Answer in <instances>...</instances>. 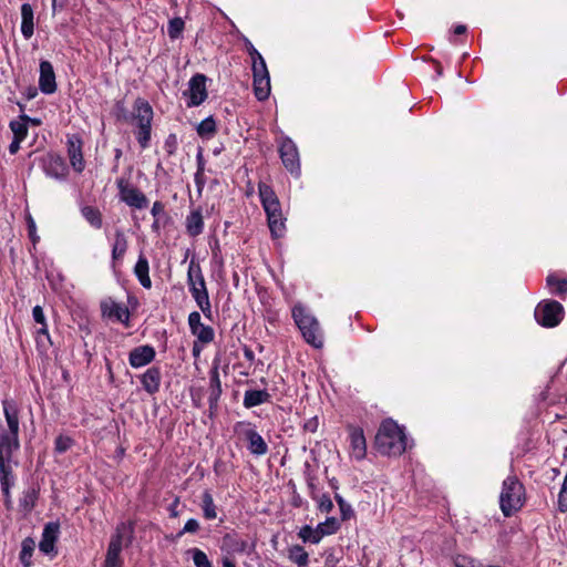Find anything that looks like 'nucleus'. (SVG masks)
<instances>
[{
  "instance_id": "9",
  "label": "nucleus",
  "mask_w": 567,
  "mask_h": 567,
  "mask_svg": "<svg viewBox=\"0 0 567 567\" xmlns=\"http://www.w3.org/2000/svg\"><path fill=\"white\" fill-rule=\"evenodd\" d=\"M236 431L241 430L245 439L248 441V450L255 455H265L268 451L267 443L262 436L257 433L250 424L238 422L235 426Z\"/></svg>"
},
{
  "instance_id": "8",
  "label": "nucleus",
  "mask_w": 567,
  "mask_h": 567,
  "mask_svg": "<svg viewBox=\"0 0 567 567\" xmlns=\"http://www.w3.org/2000/svg\"><path fill=\"white\" fill-rule=\"evenodd\" d=\"M116 186L120 199L127 206L136 209H144L147 207V197L137 187L133 186L128 179L123 177L118 178L116 181Z\"/></svg>"
},
{
  "instance_id": "23",
  "label": "nucleus",
  "mask_w": 567,
  "mask_h": 567,
  "mask_svg": "<svg viewBox=\"0 0 567 567\" xmlns=\"http://www.w3.org/2000/svg\"><path fill=\"white\" fill-rule=\"evenodd\" d=\"M150 265L147 258L141 254L138 256L137 262L134 267V274L136 278L138 279L140 284L146 288L150 289L152 287V280L150 278Z\"/></svg>"
},
{
  "instance_id": "3",
  "label": "nucleus",
  "mask_w": 567,
  "mask_h": 567,
  "mask_svg": "<svg viewBox=\"0 0 567 567\" xmlns=\"http://www.w3.org/2000/svg\"><path fill=\"white\" fill-rule=\"evenodd\" d=\"M525 488L516 476L504 480L499 495V506L504 516L509 517L518 512L525 501Z\"/></svg>"
},
{
  "instance_id": "31",
  "label": "nucleus",
  "mask_w": 567,
  "mask_h": 567,
  "mask_svg": "<svg viewBox=\"0 0 567 567\" xmlns=\"http://www.w3.org/2000/svg\"><path fill=\"white\" fill-rule=\"evenodd\" d=\"M29 120L28 115H21L18 121L10 122V128L14 138L23 141L27 137Z\"/></svg>"
},
{
  "instance_id": "54",
  "label": "nucleus",
  "mask_w": 567,
  "mask_h": 567,
  "mask_svg": "<svg viewBox=\"0 0 567 567\" xmlns=\"http://www.w3.org/2000/svg\"><path fill=\"white\" fill-rule=\"evenodd\" d=\"M318 417H312L305 423L303 429L308 432L315 433L318 429Z\"/></svg>"
},
{
  "instance_id": "29",
  "label": "nucleus",
  "mask_w": 567,
  "mask_h": 567,
  "mask_svg": "<svg viewBox=\"0 0 567 567\" xmlns=\"http://www.w3.org/2000/svg\"><path fill=\"white\" fill-rule=\"evenodd\" d=\"M267 220L271 235L276 238L282 237L286 231V219L282 216V212L268 215Z\"/></svg>"
},
{
  "instance_id": "16",
  "label": "nucleus",
  "mask_w": 567,
  "mask_h": 567,
  "mask_svg": "<svg viewBox=\"0 0 567 567\" xmlns=\"http://www.w3.org/2000/svg\"><path fill=\"white\" fill-rule=\"evenodd\" d=\"M258 190L262 207L267 216L281 212L280 202L269 185L260 183Z\"/></svg>"
},
{
  "instance_id": "57",
  "label": "nucleus",
  "mask_w": 567,
  "mask_h": 567,
  "mask_svg": "<svg viewBox=\"0 0 567 567\" xmlns=\"http://www.w3.org/2000/svg\"><path fill=\"white\" fill-rule=\"evenodd\" d=\"M248 52H249V54H250V56L252 59V62L255 61V59H257V61H260V59H264L261 56V54L254 48L252 44L249 45Z\"/></svg>"
},
{
  "instance_id": "62",
  "label": "nucleus",
  "mask_w": 567,
  "mask_h": 567,
  "mask_svg": "<svg viewBox=\"0 0 567 567\" xmlns=\"http://www.w3.org/2000/svg\"><path fill=\"white\" fill-rule=\"evenodd\" d=\"M202 176H203V168L199 167L197 173H196V175H195V181H196V184L198 185L199 188L203 186Z\"/></svg>"
},
{
  "instance_id": "28",
  "label": "nucleus",
  "mask_w": 567,
  "mask_h": 567,
  "mask_svg": "<svg viewBox=\"0 0 567 567\" xmlns=\"http://www.w3.org/2000/svg\"><path fill=\"white\" fill-rule=\"evenodd\" d=\"M114 237L112 259L113 261H117L124 257L128 247V243L124 231L121 229H116Z\"/></svg>"
},
{
  "instance_id": "21",
  "label": "nucleus",
  "mask_w": 567,
  "mask_h": 567,
  "mask_svg": "<svg viewBox=\"0 0 567 567\" xmlns=\"http://www.w3.org/2000/svg\"><path fill=\"white\" fill-rule=\"evenodd\" d=\"M134 536V523L126 522L117 525L115 534L112 536L110 543H116L118 547L123 548V544L128 546Z\"/></svg>"
},
{
  "instance_id": "41",
  "label": "nucleus",
  "mask_w": 567,
  "mask_h": 567,
  "mask_svg": "<svg viewBox=\"0 0 567 567\" xmlns=\"http://www.w3.org/2000/svg\"><path fill=\"white\" fill-rule=\"evenodd\" d=\"M32 317L37 323L41 324V328L38 330V334L49 337L45 316L41 306H35L32 309Z\"/></svg>"
},
{
  "instance_id": "36",
  "label": "nucleus",
  "mask_w": 567,
  "mask_h": 567,
  "mask_svg": "<svg viewBox=\"0 0 567 567\" xmlns=\"http://www.w3.org/2000/svg\"><path fill=\"white\" fill-rule=\"evenodd\" d=\"M202 498H203L202 508H203L204 517L206 519H215L217 517V513H216V506H215L212 494L208 491H206V492H204Z\"/></svg>"
},
{
  "instance_id": "63",
  "label": "nucleus",
  "mask_w": 567,
  "mask_h": 567,
  "mask_svg": "<svg viewBox=\"0 0 567 567\" xmlns=\"http://www.w3.org/2000/svg\"><path fill=\"white\" fill-rule=\"evenodd\" d=\"M466 32V27L464 24H458L454 29L455 34H463Z\"/></svg>"
},
{
  "instance_id": "32",
  "label": "nucleus",
  "mask_w": 567,
  "mask_h": 567,
  "mask_svg": "<svg viewBox=\"0 0 567 567\" xmlns=\"http://www.w3.org/2000/svg\"><path fill=\"white\" fill-rule=\"evenodd\" d=\"M35 543L32 538L27 537L21 543V551L19 555V559L23 567L31 566V557L34 551Z\"/></svg>"
},
{
  "instance_id": "13",
  "label": "nucleus",
  "mask_w": 567,
  "mask_h": 567,
  "mask_svg": "<svg viewBox=\"0 0 567 567\" xmlns=\"http://www.w3.org/2000/svg\"><path fill=\"white\" fill-rule=\"evenodd\" d=\"M188 95V106H198L207 99L206 76L204 74H195L189 80Z\"/></svg>"
},
{
  "instance_id": "60",
  "label": "nucleus",
  "mask_w": 567,
  "mask_h": 567,
  "mask_svg": "<svg viewBox=\"0 0 567 567\" xmlns=\"http://www.w3.org/2000/svg\"><path fill=\"white\" fill-rule=\"evenodd\" d=\"M104 567H123V560H105Z\"/></svg>"
},
{
  "instance_id": "17",
  "label": "nucleus",
  "mask_w": 567,
  "mask_h": 567,
  "mask_svg": "<svg viewBox=\"0 0 567 567\" xmlns=\"http://www.w3.org/2000/svg\"><path fill=\"white\" fill-rule=\"evenodd\" d=\"M39 87L44 94H52L56 91L55 73L49 61H41Z\"/></svg>"
},
{
  "instance_id": "58",
  "label": "nucleus",
  "mask_w": 567,
  "mask_h": 567,
  "mask_svg": "<svg viewBox=\"0 0 567 567\" xmlns=\"http://www.w3.org/2000/svg\"><path fill=\"white\" fill-rule=\"evenodd\" d=\"M223 567H236L235 560L230 556H224L221 559Z\"/></svg>"
},
{
  "instance_id": "26",
  "label": "nucleus",
  "mask_w": 567,
  "mask_h": 567,
  "mask_svg": "<svg viewBox=\"0 0 567 567\" xmlns=\"http://www.w3.org/2000/svg\"><path fill=\"white\" fill-rule=\"evenodd\" d=\"M270 394L266 390H247L244 395V406L247 409L268 402Z\"/></svg>"
},
{
  "instance_id": "55",
  "label": "nucleus",
  "mask_w": 567,
  "mask_h": 567,
  "mask_svg": "<svg viewBox=\"0 0 567 567\" xmlns=\"http://www.w3.org/2000/svg\"><path fill=\"white\" fill-rule=\"evenodd\" d=\"M164 212V205L161 202H155L152 207V215L157 216Z\"/></svg>"
},
{
  "instance_id": "44",
  "label": "nucleus",
  "mask_w": 567,
  "mask_h": 567,
  "mask_svg": "<svg viewBox=\"0 0 567 567\" xmlns=\"http://www.w3.org/2000/svg\"><path fill=\"white\" fill-rule=\"evenodd\" d=\"M318 527L320 532L323 533V536H326L334 534L339 529L340 524L336 517H328L323 523H320Z\"/></svg>"
},
{
  "instance_id": "14",
  "label": "nucleus",
  "mask_w": 567,
  "mask_h": 567,
  "mask_svg": "<svg viewBox=\"0 0 567 567\" xmlns=\"http://www.w3.org/2000/svg\"><path fill=\"white\" fill-rule=\"evenodd\" d=\"M350 449L351 455L361 461L367 455V442L363 434V430L357 426H349Z\"/></svg>"
},
{
  "instance_id": "45",
  "label": "nucleus",
  "mask_w": 567,
  "mask_h": 567,
  "mask_svg": "<svg viewBox=\"0 0 567 567\" xmlns=\"http://www.w3.org/2000/svg\"><path fill=\"white\" fill-rule=\"evenodd\" d=\"M252 75L254 80L269 79V73L264 59H260V61H257V59H255V61L252 62Z\"/></svg>"
},
{
  "instance_id": "25",
  "label": "nucleus",
  "mask_w": 567,
  "mask_h": 567,
  "mask_svg": "<svg viewBox=\"0 0 567 567\" xmlns=\"http://www.w3.org/2000/svg\"><path fill=\"white\" fill-rule=\"evenodd\" d=\"M220 394H221V382H220V379H219L218 369L214 368L210 371V377H209V396H208V402H209V408L210 409H214V408L217 406V402L219 400Z\"/></svg>"
},
{
  "instance_id": "40",
  "label": "nucleus",
  "mask_w": 567,
  "mask_h": 567,
  "mask_svg": "<svg viewBox=\"0 0 567 567\" xmlns=\"http://www.w3.org/2000/svg\"><path fill=\"white\" fill-rule=\"evenodd\" d=\"M216 132V123L212 116L203 120L197 126V133L202 137H210Z\"/></svg>"
},
{
  "instance_id": "19",
  "label": "nucleus",
  "mask_w": 567,
  "mask_h": 567,
  "mask_svg": "<svg viewBox=\"0 0 567 567\" xmlns=\"http://www.w3.org/2000/svg\"><path fill=\"white\" fill-rule=\"evenodd\" d=\"M155 358V350L151 346H140L134 348L130 352L128 361L133 368H141L150 362H152Z\"/></svg>"
},
{
  "instance_id": "4",
  "label": "nucleus",
  "mask_w": 567,
  "mask_h": 567,
  "mask_svg": "<svg viewBox=\"0 0 567 567\" xmlns=\"http://www.w3.org/2000/svg\"><path fill=\"white\" fill-rule=\"evenodd\" d=\"M187 284L189 291L195 299L197 306L200 308L204 315H208L212 311L208 291L206 288L205 278L198 261L194 258L190 260L187 270Z\"/></svg>"
},
{
  "instance_id": "20",
  "label": "nucleus",
  "mask_w": 567,
  "mask_h": 567,
  "mask_svg": "<svg viewBox=\"0 0 567 567\" xmlns=\"http://www.w3.org/2000/svg\"><path fill=\"white\" fill-rule=\"evenodd\" d=\"M161 379H162L161 369L157 367H151L142 375L141 382L143 384L144 390L147 393L154 394L159 390Z\"/></svg>"
},
{
  "instance_id": "48",
  "label": "nucleus",
  "mask_w": 567,
  "mask_h": 567,
  "mask_svg": "<svg viewBox=\"0 0 567 567\" xmlns=\"http://www.w3.org/2000/svg\"><path fill=\"white\" fill-rule=\"evenodd\" d=\"M121 551L122 548L116 543H110L105 560H122Z\"/></svg>"
},
{
  "instance_id": "43",
  "label": "nucleus",
  "mask_w": 567,
  "mask_h": 567,
  "mask_svg": "<svg viewBox=\"0 0 567 567\" xmlns=\"http://www.w3.org/2000/svg\"><path fill=\"white\" fill-rule=\"evenodd\" d=\"M189 553L192 554L193 561L196 567H213L207 555L199 548H193Z\"/></svg>"
},
{
  "instance_id": "10",
  "label": "nucleus",
  "mask_w": 567,
  "mask_h": 567,
  "mask_svg": "<svg viewBox=\"0 0 567 567\" xmlns=\"http://www.w3.org/2000/svg\"><path fill=\"white\" fill-rule=\"evenodd\" d=\"M282 164L290 173H298L300 168L299 153L296 144L290 138H284L279 146Z\"/></svg>"
},
{
  "instance_id": "12",
  "label": "nucleus",
  "mask_w": 567,
  "mask_h": 567,
  "mask_svg": "<svg viewBox=\"0 0 567 567\" xmlns=\"http://www.w3.org/2000/svg\"><path fill=\"white\" fill-rule=\"evenodd\" d=\"M42 167L48 176L56 179H64L69 172L64 159L56 154H47L42 158Z\"/></svg>"
},
{
  "instance_id": "2",
  "label": "nucleus",
  "mask_w": 567,
  "mask_h": 567,
  "mask_svg": "<svg viewBox=\"0 0 567 567\" xmlns=\"http://www.w3.org/2000/svg\"><path fill=\"white\" fill-rule=\"evenodd\" d=\"M375 447L383 455L399 456L406 450V435L392 420L384 421L375 435Z\"/></svg>"
},
{
  "instance_id": "47",
  "label": "nucleus",
  "mask_w": 567,
  "mask_h": 567,
  "mask_svg": "<svg viewBox=\"0 0 567 567\" xmlns=\"http://www.w3.org/2000/svg\"><path fill=\"white\" fill-rule=\"evenodd\" d=\"M73 444V440L69 436L59 435L55 439V451L58 453H64L66 452Z\"/></svg>"
},
{
  "instance_id": "27",
  "label": "nucleus",
  "mask_w": 567,
  "mask_h": 567,
  "mask_svg": "<svg viewBox=\"0 0 567 567\" xmlns=\"http://www.w3.org/2000/svg\"><path fill=\"white\" fill-rule=\"evenodd\" d=\"M204 220L200 209L193 210L186 218V230L189 236L196 237L203 233Z\"/></svg>"
},
{
  "instance_id": "15",
  "label": "nucleus",
  "mask_w": 567,
  "mask_h": 567,
  "mask_svg": "<svg viewBox=\"0 0 567 567\" xmlns=\"http://www.w3.org/2000/svg\"><path fill=\"white\" fill-rule=\"evenodd\" d=\"M68 155L70 164L78 173H82L85 167V162L82 153V140L73 135L68 140Z\"/></svg>"
},
{
  "instance_id": "51",
  "label": "nucleus",
  "mask_w": 567,
  "mask_h": 567,
  "mask_svg": "<svg viewBox=\"0 0 567 567\" xmlns=\"http://www.w3.org/2000/svg\"><path fill=\"white\" fill-rule=\"evenodd\" d=\"M188 324H189L190 331L196 330V328H198L199 326L203 324L202 321H200L199 312L193 311V312L189 313V316H188Z\"/></svg>"
},
{
  "instance_id": "6",
  "label": "nucleus",
  "mask_w": 567,
  "mask_h": 567,
  "mask_svg": "<svg viewBox=\"0 0 567 567\" xmlns=\"http://www.w3.org/2000/svg\"><path fill=\"white\" fill-rule=\"evenodd\" d=\"M133 116L137 125L136 140L142 148H146L151 141L153 109L147 101L138 97L134 102Z\"/></svg>"
},
{
  "instance_id": "38",
  "label": "nucleus",
  "mask_w": 567,
  "mask_h": 567,
  "mask_svg": "<svg viewBox=\"0 0 567 567\" xmlns=\"http://www.w3.org/2000/svg\"><path fill=\"white\" fill-rule=\"evenodd\" d=\"M223 547H227L233 551H244L246 548V542L237 538L235 535L227 534L223 538Z\"/></svg>"
},
{
  "instance_id": "11",
  "label": "nucleus",
  "mask_w": 567,
  "mask_h": 567,
  "mask_svg": "<svg viewBox=\"0 0 567 567\" xmlns=\"http://www.w3.org/2000/svg\"><path fill=\"white\" fill-rule=\"evenodd\" d=\"M101 311L103 317L115 319L128 327L130 311L126 306L107 298L101 301Z\"/></svg>"
},
{
  "instance_id": "1",
  "label": "nucleus",
  "mask_w": 567,
  "mask_h": 567,
  "mask_svg": "<svg viewBox=\"0 0 567 567\" xmlns=\"http://www.w3.org/2000/svg\"><path fill=\"white\" fill-rule=\"evenodd\" d=\"M8 429L0 426V485L11 488L14 485L12 454L20 447L19 411L12 401L2 402Z\"/></svg>"
},
{
  "instance_id": "53",
  "label": "nucleus",
  "mask_w": 567,
  "mask_h": 567,
  "mask_svg": "<svg viewBox=\"0 0 567 567\" xmlns=\"http://www.w3.org/2000/svg\"><path fill=\"white\" fill-rule=\"evenodd\" d=\"M1 492L3 495V503L7 509L12 508V497H11V488L1 487Z\"/></svg>"
},
{
  "instance_id": "50",
  "label": "nucleus",
  "mask_w": 567,
  "mask_h": 567,
  "mask_svg": "<svg viewBox=\"0 0 567 567\" xmlns=\"http://www.w3.org/2000/svg\"><path fill=\"white\" fill-rule=\"evenodd\" d=\"M558 505L561 512H567V473L559 493Z\"/></svg>"
},
{
  "instance_id": "52",
  "label": "nucleus",
  "mask_w": 567,
  "mask_h": 567,
  "mask_svg": "<svg viewBox=\"0 0 567 567\" xmlns=\"http://www.w3.org/2000/svg\"><path fill=\"white\" fill-rule=\"evenodd\" d=\"M199 529V523L195 518H190L186 522L184 525L183 530L179 533V535H183L185 533H196Z\"/></svg>"
},
{
  "instance_id": "49",
  "label": "nucleus",
  "mask_w": 567,
  "mask_h": 567,
  "mask_svg": "<svg viewBox=\"0 0 567 567\" xmlns=\"http://www.w3.org/2000/svg\"><path fill=\"white\" fill-rule=\"evenodd\" d=\"M318 508L322 513H330L333 509V503L331 498L323 494L318 498Z\"/></svg>"
},
{
  "instance_id": "42",
  "label": "nucleus",
  "mask_w": 567,
  "mask_h": 567,
  "mask_svg": "<svg viewBox=\"0 0 567 567\" xmlns=\"http://www.w3.org/2000/svg\"><path fill=\"white\" fill-rule=\"evenodd\" d=\"M185 23L181 18H174L168 22L167 33L172 40L179 38L184 30Z\"/></svg>"
},
{
  "instance_id": "22",
  "label": "nucleus",
  "mask_w": 567,
  "mask_h": 567,
  "mask_svg": "<svg viewBox=\"0 0 567 567\" xmlns=\"http://www.w3.org/2000/svg\"><path fill=\"white\" fill-rule=\"evenodd\" d=\"M39 497V487L35 485L29 486L22 492L19 499V506L21 511L27 515L33 511Z\"/></svg>"
},
{
  "instance_id": "18",
  "label": "nucleus",
  "mask_w": 567,
  "mask_h": 567,
  "mask_svg": "<svg viewBox=\"0 0 567 567\" xmlns=\"http://www.w3.org/2000/svg\"><path fill=\"white\" fill-rule=\"evenodd\" d=\"M60 533V524L58 522H50L44 525L42 532V538L39 544V548L44 554H51L54 551L55 542Z\"/></svg>"
},
{
  "instance_id": "56",
  "label": "nucleus",
  "mask_w": 567,
  "mask_h": 567,
  "mask_svg": "<svg viewBox=\"0 0 567 567\" xmlns=\"http://www.w3.org/2000/svg\"><path fill=\"white\" fill-rule=\"evenodd\" d=\"M21 142H22V140H17L13 137V141L9 145L10 154H16L20 150Z\"/></svg>"
},
{
  "instance_id": "7",
  "label": "nucleus",
  "mask_w": 567,
  "mask_h": 567,
  "mask_svg": "<svg viewBox=\"0 0 567 567\" xmlns=\"http://www.w3.org/2000/svg\"><path fill=\"white\" fill-rule=\"evenodd\" d=\"M564 316L563 306L555 300L540 302L535 309L536 321L546 328H554L560 323Z\"/></svg>"
},
{
  "instance_id": "35",
  "label": "nucleus",
  "mask_w": 567,
  "mask_h": 567,
  "mask_svg": "<svg viewBox=\"0 0 567 567\" xmlns=\"http://www.w3.org/2000/svg\"><path fill=\"white\" fill-rule=\"evenodd\" d=\"M298 535L303 542H310L312 544H318L323 537V533L320 532L318 526L313 529L308 525L303 526Z\"/></svg>"
},
{
  "instance_id": "34",
  "label": "nucleus",
  "mask_w": 567,
  "mask_h": 567,
  "mask_svg": "<svg viewBox=\"0 0 567 567\" xmlns=\"http://www.w3.org/2000/svg\"><path fill=\"white\" fill-rule=\"evenodd\" d=\"M546 284L553 289V292L563 297L567 293V279L557 278L555 275H549L546 278Z\"/></svg>"
},
{
  "instance_id": "24",
  "label": "nucleus",
  "mask_w": 567,
  "mask_h": 567,
  "mask_svg": "<svg viewBox=\"0 0 567 567\" xmlns=\"http://www.w3.org/2000/svg\"><path fill=\"white\" fill-rule=\"evenodd\" d=\"M33 9L31 4L21 6V32L25 39H30L34 33Z\"/></svg>"
},
{
  "instance_id": "61",
  "label": "nucleus",
  "mask_w": 567,
  "mask_h": 567,
  "mask_svg": "<svg viewBox=\"0 0 567 567\" xmlns=\"http://www.w3.org/2000/svg\"><path fill=\"white\" fill-rule=\"evenodd\" d=\"M28 224H29V235L30 237L35 240V236H34V233H35V224L33 221V219L30 217L29 220H28Z\"/></svg>"
},
{
  "instance_id": "30",
  "label": "nucleus",
  "mask_w": 567,
  "mask_h": 567,
  "mask_svg": "<svg viewBox=\"0 0 567 567\" xmlns=\"http://www.w3.org/2000/svg\"><path fill=\"white\" fill-rule=\"evenodd\" d=\"M81 214L92 227L96 229H100L102 227L103 219L99 208L85 205L81 207Z\"/></svg>"
},
{
  "instance_id": "37",
  "label": "nucleus",
  "mask_w": 567,
  "mask_h": 567,
  "mask_svg": "<svg viewBox=\"0 0 567 567\" xmlns=\"http://www.w3.org/2000/svg\"><path fill=\"white\" fill-rule=\"evenodd\" d=\"M254 91L257 100H266L270 93V79L254 80Z\"/></svg>"
},
{
  "instance_id": "39",
  "label": "nucleus",
  "mask_w": 567,
  "mask_h": 567,
  "mask_svg": "<svg viewBox=\"0 0 567 567\" xmlns=\"http://www.w3.org/2000/svg\"><path fill=\"white\" fill-rule=\"evenodd\" d=\"M192 333L196 336L198 341L202 343H209L215 337L214 329L205 324L199 326L196 330H193Z\"/></svg>"
},
{
  "instance_id": "33",
  "label": "nucleus",
  "mask_w": 567,
  "mask_h": 567,
  "mask_svg": "<svg viewBox=\"0 0 567 567\" xmlns=\"http://www.w3.org/2000/svg\"><path fill=\"white\" fill-rule=\"evenodd\" d=\"M288 558L298 567H307L309 555L301 546L295 545L289 548Z\"/></svg>"
},
{
  "instance_id": "59",
  "label": "nucleus",
  "mask_w": 567,
  "mask_h": 567,
  "mask_svg": "<svg viewBox=\"0 0 567 567\" xmlns=\"http://www.w3.org/2000/svg\"><path fill=\"white\" fill-rule=\"evenodd\" d=\"M38 95V90L34 86H29L25 91V96L28 100H32Z\"/></svg>"
},
{
  "instance_id": "64",
  "label": "nucleus",
  "mask_w": 567,
  "mask_h": 567,
  "mask_svg": "<svg viewBox=\"0 0 567 567\" xmlns=\"http://www.w3.org/2000/svg\"><path fill=\"white\" fill-rule=\"evenodd\" d=\"M200 354V348L197 346V343L195 342L194 346H193V355L195 358L199 357Z\"/></svg>"
},
{
  "instance_id": "5",
  "label": "nucleus",
  "mask_w": 567,
  "mask_h": 567,
  "mask_svg": "<svg viewBox=\"0 0 567 567\" xmlns=\"http://www.w3.org/2000/svg\"><path fill=\"white\" fill-rule=\"evenodd\" d=\"M292 317L305 340L315 348H321L323 340L318 320L300 305L293 307Z\"/></svg>"
},
{
  "instance_id": "46",
  "label": "nucleus",
  "mask_w": 567,
  "mask_h": 567,
  "mask_svg": "<svg viewBox=\"0 0 567 567\" xmlns=\"http://www.w3.org/2000/svg\"><path fill=\"white\" fill-rule=\"evenodd\" d=\"M334 499L337 501L339 507H340V512H341V516H342V519L346 520V519H349L352 515H353V511H352V507L350 504H348L341 495H339L338 493L334 494Z\"/></svg>"
}]
</instances>
